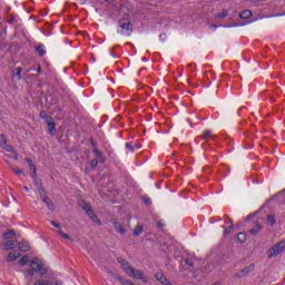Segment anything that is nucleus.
<instances>
[{
	"label": "nucleus",
	"mask_w": 285,
	"mask_h": 285,
	"mask_svg": "<svg viewBox=\"0 0 285 285\" xmlns=\"http://www.w3.org/2000/svg\"><path fill=\"white\" fill-rule=\"evenodd\" d=\"M144 202L145 204H147V206H149V204H153V202H150V198H146Z\"/></svg>",
	"instance_id": "obj_40"
},
{
	"label": "nucleus",
	"mask_w": 285,
	"mask_h": 285,
	"mask_svg": "<svg viewBox=\"0 0 285 285\" xmlns=\"http://www.w3.org/2000/svg\"><path fill=\"white\" fill-rule=\"evenodd\" d=\"M23 189H24L27 193H30V188H28V186H24Z\"/></svg>",
	"instance_id": "obj_45"
},
{
	"label": "nucleus",
	"mask_w": 285,
	"mask_h": 285,
	"mask_svg": "<svg viewBox=\"0 0 285 285\" xmlns=\"http://www.w3.org/2000/svg\"><path fill=\"white\" fill-rule=\"evenodd\" d=\"M239 112H242V108H240V109H238V115H239Z\"/></svg>",
	"instance_id": "obj_52"
},
{
	"label": "nucleus",
	"mask_w": 285,
	"mask_h": 285,
	"mask_svg": "<svg viewBox=\"0 0 285 285\" xmlns=\"http://www.w3.org/2000/svg\"><path fill=\"white\" fill-rule=\"evenodd\" d=\"M118 264H120V267L126 273V275H128V277L139 279L140 282H142V284H148V277H146V274H144L141 269L134 268L124 258H118Z\"/></svg>",
	"instance_id": "obj_1"
},
{
	"label": "nucleus",
	"mask_w": 285,
	"mask_h": 285,
	"mask_svg": "<svg viewBox=\"0 0 285 285\" xmlns=\"http://www.w3.org/2000/svg\"><path fill=\"white\" fill-rule=\"evenodd\" d=\"M82 6L85 4V3H88V0H78Z\"/></svg>",
	"instance_id": "obj_42"
},
{
	"label": "nucleus",
	"mask_w": 285,
	"mask_h": 285,
	"mask_svg": "<svg viewBox=\"0 0 285 285\" xmlns=\"http://www.w3.org/2000/svg\"><path fill=\"white\" fill-rule=\"evenodd\" d=\"M94 155H96V157H99V159H101V157H104V154L101 153V150L95 148L92 150Z\"/></svg>",
	"instance_id": "obj_31"
},
{
	"label": "nucleus",
	"mask_w": 285,
	"mask_h": 285,
	"mask_svg": "<svg viewBox=\"0 0 285 285\" xmlns=\"http://www.w3.org/2000/svg\"><path fill=\"white\" fill-rule=\"evenodd\" d=\"M144 233V225H137L134 229V237H139Z\"/></svg>",
	"instance_id": "obj_16"
},
{
	"label": "nucleus",
	"mask_w": 285,
	"mask_h": 285,
	"mask_svg": "<svg viewBox=\"0 0 285 285\" xmlns=\"http://www.w3.org/2000/svg\"><path fill=\"white\" fill-rule=\"evenodd\" d=\"M7 23H14V17L7 19Z\"/></svg>",
	"instance_id": "obj_38"
},
{
	"label": "nucleus",
	"mask_w": 285,
	"mask_h": 285,
	"mask_svg": "<svg viewBox=\"0 0 285 285\" xmlns=\"http://www.w3.org/2000/svg\"><path fill=\"white\" fill-rule=\"evenodd\" d=\"M81 208H82V210H85V212L87 213V212L90 210L92 207H90V204H88V203H82V204H81Z\"/></svg>",
	"instance_id": "obj_32"
},
{
	"label": "nucleus",
	"mask_w": 285,
	"mask_h": 285,
	"mask_svg": "<svg viewBox=\"0 0 285 285\" xmlns=\"http://www.w3.org/2000/svg\"><path fill=\"white\" fill-rule=\"evenodd\" d=\"M42 202L48 206L49 210H55V203H52V199L49 197H43Z\"/></svg>",
	"instance_id": "obj_13"
},
{
	"label": "nucleus",
	"mask_w": 285,
	"mask_h": 285,
	"mask_svg": "<svg viewBox=\"0 0 285 285\" xmlns=\"http://www.w3.org/2000/svg\"><path fill=\"white\" fill-rule=\"evenodd\" d=\"M118 28L120 35H124L125 37H130V35H132V22L127 18L119 20Z\"/></svg>",
	"instance_id": "obj_2"
},
{
	"label": "nucleus",
	"mask_w": 285,
	"mask_h": 285,
	"mask_svg": "<svg viewBox=\"0 0 285 285\" xmlns=\"http://www.w3.org/2000/svg\"><path fill=\"white\" fill-rule=\"evenodd\" d=\"M252 16H253V12H250V10H244V11L239 14L240 19H249V17H252Z\"/></svg>",
	"instance_id": "obj_20"
},
{
	"label": "nucleus",
	"mask_w": 285,
	"mask_h": 285,
	"mask_svg": "<svg viewBox=\"0 0 285 285\" xmlns=\"http://www.w3.org/2000/svg\"><path fill=\"white\" fill-rule=\"evenodd\" d=\"M97 166H99V160L92 159V160H91V167H92V168H97Z\"/></svg>",
	"instance_id": "obj_34"
},
{
	"label": "nucleus",
	"mask_w": 285,
	"mask_h": 285,
	"mask_svg": "<svg viewBox=\"0 0 285 285\" xmlns=\"http://www.w3.org/2000/svg\"><path fill=\"white\" fill-rule=\"evenodd\" d=\"M200 139H203V141L208 142V141H210V139H215V135H213V131L207 129V130L203 131Z\"/></svg>",
	"instance_id": "obj_6"
},
{
	"label": "nucleus",
	"mask_w": 285,
	"mask_h": 285,
	"mask_svg": "<svg viewBox=\"0 0 285 285\" xmlns=\"http://www.w3.org/2000/svg\"><path fill=\"white\" fill-rule=\"evenodd\" d=\"M19 257H21V254L19 253V250L14 249V250L9 253L7 261L8 262H14V259H17Z\"/></svg>",
	"instance_id": "obj_9"
},
{
	"label": "nucleus",
	"mask_w": 285,
	"mask_h": 285,
	"mask_svg": "<svg viewBox=\"0 0 285 285\" xmlns=\"http://www.w3.org/2000/svg\"><path fill=\"white\" fill-rule=\"evenodd\" d=\"M21 72H23V68H21V67H17L13 70V77H16L17 81L21 80Z\"/></svg>",
	"instance_id": "obj_14"
},
{
	"label": "nucleus",
	"mask_w": 285,
	"mask_h": 285,
	"mask_svg": "<svg viewBox=\"0 0 285 285\" xmlns=\"http://www.w3.org/2000/svg\"><path fill=\"white\" fill-rule=\"evenodd\" d=\"M237 239L240 244H244V242H246L247 237L245 233H238L237 234Z\"/></svg>",
	"instance_id": "obj_26"
},
{
	"label": "nucleus",
	"mask_w": 285,
	"mask_h": 285,
	"mask_svg": "<svg viewBox=\"0 0 285 285\" xmlns=\"http://www.w3.org/2000/svg\"><path fill=\"white\" fill-rule=\"evenodd\" d=\"M66 233H63V230L61 229V227L58 229V235H61V237H63Z\"/></svg>",
	"instance_id": "obj_39"
},
{
	"label": "nucleus",
	"mask_w": 285,
	"mask_h": 285,
	"mask_svg": "<svg viewBox=\"0 0 285 285\" xmlns=\"http://www.w3.org/2000/svg\"><path fill=\"white\" fill-rule=\"evenodd\" d=\"M254 266L249 265L247 267H245L244 269H242L238 274L239 277H246V275H249L250 272L253 271Z\"/></svg>",
	"instance_id": "obj_11"
},
{
	"label": "nucleus",
	"mask_w": 285,
	"mask_h": 285,
	"mask_svg": "<svg viewBox=\"0 0 285 285\" xmlns=\"http://www.w3.org/2000/svg\"><path fill=\"white\" fill-rule=\"evenodd\" d=\"M285 250V240H281L276 243L272 248L267 250V257L271 259L273 257H277V255H282Z\"/></svg>",
	"instance_id": "obj_3"
},
{
	"label": "nucleus",
	"mask_w": 285,
	"mask_h": 285,
	"mask_svg": "<svg viewBox=\"0 0 285 285\" xmlns=\"http://www.w3.org/2000/svg\"><path fill=\"white\" fill-rule=\"evenodd\" d=\"M114 227L119 235H126V227H122L121 223L114 220Z\"/></svg>",
	"instance_id": "obj_7"
},
{
	"label": "nucleus",
	"mask_w": 285,
	"mask_h": 285,
	"mask_svg": "<svg viewBox=\"0 0 285 285\" xmlns=\"http://www.w3.org/2000/svg\"><path fill=\"white\" fill-rule=\"evenodd\" d=\"M30 70H32V69H28L27 72H30Z\"/></svg>",
	"instance_id": "obj_53"
},
{
	"label": "nucleus",
	"mask_w": 285,
	"mask_h": 285,
	"mask_svg": "<svg viewBox=\"0 0 285 285\" xmlns=\"http://www.w3.org/2000/svg\"><path fill=\"white\" fill-rule=\"evenodd\" d=\"M136 148H141V146H139V145H136Z\"/></svg>",
	"instance_id": "obj_51"
},
{
	"label": "nucleus",
	"mask_w": 285,
	"mask_h": 285,
	"mask_svg": "<svg viewBox=\"0 0 285 285\" xmlns=\"http://www.w3.org/2000/svg\"><path fill=\"white\" fill-rule=\"evenodd\" d=\"M126 148H128V150H130V153H135V147H132V145L130 142L126 144Z\"/></svg>",
	"instance_id": "obj_33"
},
{
	"label": "nucleus",
	"mask_w": 285,
	"mask_h": 285,
	"mask_svg": "<svg viewBox=\"0 0 285 285\" xmlns=\"http://www.w3.org/2000/svg\"><path fill=\"white\" fill-rule=\"evenodd\" d=\"M50 224L53 226V228H61V226L55 220H51Z\"/></svg>",
	"instance_id": "obj_36"
},
{
	"label": "nucleus",
	"mask_w": 285,
	"mask_h": 285,
	"mask_svg": "<svg viewBox=\"0 0 285 285\" xmlns=\"http://www.w3.org/2000/svg\"><path fill=\"white\" fill-rule=\"evenodd\" d=\"M31 177H32L33 183L36 184V186H38V188H39V184H41V180L37 177V173L33 171L31 174Z\"/></svg>",
	"instance_id": "obj_27"
},
{
	"label": "nucleus",
	"mask_w": 285,
	"mask_h": 285,
	"mask_svg": "<svg viewBox=\"0 0 285 285\" xmlns=\"http://www.w3.org/2000/svg\"><path fill=\"white\" fill-rule=\"evenodd\" d=\"M254 228L249 230L250 235H257L262 230V225L259 223L255 222L254 223Z\"/></svg>",
	"instance_id": "obj_15"
},
{
	"label": "nucleus",
	"mask_w": 285,
	"mask_h": 285,
	"mask_svg": "<svg viewBox=\"0 0 285 285\" xmlns=\"http://www.w3.org/2000/svg\"><path fill=\"white\" fill-rule=\"evenodd\" d=\"M186 265L187 266H193V264H190V262H188V259L186 261Z\"/></svg>",
	"instance_id": "obj_46"
},
{
	"label": "nucleus",
	"mask_w": 285,
	"mask_h": 285,
	"mask_svg": "<svg viewBox=\"0 0 285 285\" xmlns=\"http://www.w3.org/2000/svg\"><path fill=\"white\" fill-rule=\"evenodd\" d=\"M33 285H52V282L47 279H38L33 283Z\"/></svg>",
	"instance_id": "obj_21"
},
{
	"label": "nucleus",
	"mask_w": 285,
	"mask_h": 285,
	"mask_svg": "<svg viewBox=\"0 0 285 285\" xmlns=\"http://www.w3.org/2000/svg\"><path fill=\"white\" fill-rule=\"evenodd\" d=\"M16 236L14 230H9L3 234L4 239H12Z\"/></svg>",
	"instance_id": "obj_25"
},
{
	"label": "nucleus",
	"mask_w": 285,
	"mask_h": 285,
	"mask_svg": "<svg viewBox=\"0 0 285 285\" xmlns=\"http://www.w3.org/2000/svg\"><path fill=\"white\" fill-rule=\"evenodd\" d=\"M55 285H63V282L57 281V282L55 283Z\"/></svg>",
	"instance_id": "obj_44"
},
{
	"label": "nucleus",
	"mask_w": 285,
	"mask_h": 285,
	"mask_svg": "<svg viewBox=\"0 0 285 285\" xmlns=\"http://www.w3.org/2000/svg\"><path fill=\"white\" fill-rule=\"evenodd\" d=\"M49 128V135H55V132H57V124L50 122L49 125H47Z\"/></svg>",
	"instance_id": "obj_19"
},
{
	"label": "nucleus",
	"mask_w": 285,
	"mask_h": 285,
	"mask_svg": "<svg viewBox=\"0 0 285 285\" xmlns=\"http://www.w3.org/2000/svg\"><path fill=\"white\" fill-rule=\"evenodd\" d=\"M37 72H41V67L40 66L37 68Z\"/></svg>",
	"instance_id": "obj_47"
},
{
	"label": "nucleus",
	"mask_w": 285,
	"mask_h": 285,
	"mask_svg": "<svg viewBox=\"0 0 285 285\" xmlns=\"http://www.w3.org/2000/svg\"><path fill=\"white\" fill-rule=\"evenodd\" d=\"M36 51L38 52L39 57L46 56V47L43 45H39L36 48Z\"/></svg>",
	"instance_id": "obj_17"
},
{
	"label": "nucleus",
	"mask_w": 285,
	"mask_h": 285,
	"mask_svg": "<svg viewBox=\"0 0 285 285\" xmlns=\"http://www.w3.org/2000/svg\"><path fill=\"white\" fill-rule=\"evenodd\" d=\"M12 171L16 173V175H23V171L19 168H13Z\"/></svg>",
	"instance_id": "obj_35"
},
{
	"label": "nucleus",
	"mask_w": 285,
	"mask_h": 285,
	"mask_svg": "<svg viewBox=\"0 0 285 285\" xmlns=\"http://www.w3.org/2000/svg\"><path fill=\"white\" fill-rule=\"evenodd\" d=\"M86 214L88 215V217H90V219H92V222H95V224H97L98 226H101V220H99V218L97 217V214H95V212L92 210V207L88 209Z\"/></svg>",
	"instance_id": "obj_5"
},
{
	"label": "nucleus",
	"mask_w": 285,
	"mask_h": 285,
	"mask_svg": "<svg viewBox=\"0 0 285 285\" xmlns=\"http://www.w3.org/2000/svg\"><path fill=\"white\" fill-rule=\"evenodd\" d=\"M40 119H43L47 122V126L55 121V119H52L50 115H47L46 111H40Z\"/></svg>",
	"instance_id": "obj_8"
},
{
	"label": "nucleus",
	"mask_w": 285,
	"mask_h": 285,
	"mask_svg": "<svg viewBox=\"0 0 285 285\" xmlns=\"http://www.w3.org/2000/svg\"><path fill=\"white\" fill-rule=\"evenodd\" d=\"M30 266H32L36 273H39L40 275H46V273H48V268L43 267V264L39 262V258H33L30 262Z\"/></svg>",
	"instance_id": "obj_4"
},
{
	"label": "nucleus",
	"mask_w": 285,
	"mask_h": 285,
	"mask_svg": "<svg viewBox=\"0 0 285 285\" xmlns=\"http://www.w3.org/2000/svg\"><path fill=\"white\" fill-rule=\"evenodd\" d=\"M233 228H234L233 224H230V226H228V227H225L224 228V237H228V235H230V233H233Z\"/></svg>",
	"instance_id": "obj_24"
},
{
	"label": "nucleus",
	"mask_w": 285,
	"mask_h": 285,
	"mask_svg": "<svg viewBox=\"0 0 285 285\" xmlns=\"http://www.w3.org/2000/svg\"><path fill=\"white\" fill-rule=\"evenodd\" d=\"M217 19H224V17H228V11L226 10H223L220 13H218L217 16Z\"/></svg>",
	"instance_id": "obj_30"
},
{
	"label": "nucleus",
	"mask_w": 285,
	"mask_h": 285,
	"mask_svg": "<svg viewBox=\"0 0 285 285\" xmlns=\"http://www.w3.org/2000/svg\"><path fill=\"white\" fill-rule=\"evenodd\" d=\"M35 273H37L35 267L29 268V269L26 271V277H29L28 278V284H30L32 282V278L35 277Z\"/></svg>",
	"instance_id": "obj_12"
},
{
	"label": "nucleus",
	"mask_w": 285,
	"mask_h": 285,
	"mask_svg": "<svg viewBox=\"0 0 285 285\" xmlns=\"http://www.w3.org/2000/svg\"><path fill=\"white\" fill-rule=\"evenodd\" d=\"M63 239H69V242H72V238L68 234H62Z\"/></svg>",
	"instance_id": "obj_37"
},
{
	"label": "nucleus",
	"mask_w": 285,
	"mask_h": 285,
	"mask_svg": "<svg viewBox=\"0 0 285 285\" xmlns=\"http://www.w3.org/2000/svg\"><path fill=\"white\" fill-rule=\"evenodd\" d=\"M267 222H268V224H271V226H275V216H273V215H268L267 216Z\"/></svg>",
	"instance_id": "obj_29"
},
{
	"label": "nucleus",
	"mask_w": 285,
	"mask_h": 285,
	"mask_svg": "<svg viewBox=\"0 0 285 285\" xmlns=\"http://www.w3.org/2000/svg\"><path fill=\"white\" fill-rule=\"evenodd\" d=\"M9 153H14V149L12 147H8L7 149Z\"/></svg>",
	"instance_id": "obj_43"
},
{
	"label": "nucleus",
	"mask_w": 285,
	"mask_h": 285,
	"mask_svg": "<svg viewBox=\"0 0 285 285\" xmlns=\"http://www.w3.org/2000/svg\"><path fill=\"white\" fill-rule=\"evenodd\" d=\"M38 193H39L40 197H42V199H43V197H48V196H46V189L43 188L42 184H39Z\"/></svg>",
	"instance_id": "obj_23"
},
{
	"label": "nucleus",
	"mask_w": 285,
	"mask_h": 285,
	"mask_svg": "<svg viewBox=\"0 0 285 285\" xmlns=\"http://www.w3.org/2000/svg\"><path fill=\"white\" fill-rule=\"evenodd\" d=\"M4 250H12L14 248V240H7L3 245Z\"/></svg>",
	"instance_id": "obj_18"
},
{
	"label": "nucleus",
	"mask_w": 285,
	"mask_h": 285,
	"mask_svg": "<svg viewBox=\"0 0 285 285\" xmlns=\"http://www.w3.org/2000/svg\"><path fill=\"white\" fill-rule=\"evenodd\" d=\"M27 164H28L30 170H32V173H37V166H35V164L32 163V159L28 158Z\"/></svg>",
	"instance_id": "obj_22"
},
{
	"label": "nucleus",
	"mask_w": 285,
	"mask_h": 285,
	"mask_svg": "<svg viewBox=\"0 0 285 285\" xmlns=\"http://www.w3.org/2000/svg\"><path fill=\"white\" fill-rule=\"evenodd\" d=\"M157 226H158V228H164V223L158 222V223H157Z\"/></svg>",
	"instance_id": "obj_41"
},
{
	"label": "nucleus",
	"mask_w": 285,
	"mask_h": 285,
	"mask_svg": "<svg viewBox=\"0 0 285 285\" xmlns=\"http://www.w3.org/2000/svg\"><path fill=\"white\" fill-rule=\"evenodd\" d=\"M29 262V258H28V255L23 256L20 261H19V264L20 266H26V264H28Z\"/></svg>",
	"instance_id": "obj_28"
},
{
	"label": "nucleus",
	"mask_w": 285,
	"mask_h": 285,
	"mask_svg": "<svg viewBox=\"0 0 285 285\" xmlns=\"http://www.w3.org/2000/svg\"><path fill=\"white\" fill-rule=\"evenodd\" d=\"M14 159H19V155L17 153L14 154Z\"/></svg>",
	"instance_id": "obj_48"
},
{
	"label": "nucleus",
	"mask_w": 285,
	"mask_h": 285,
	"mask_svg": "<svg viewBox=\"0 0 285 285\" xmlns=\"http://www.w3.org/2000/svg\"><path fill=\"white\" fill-rule=\"evenodd\" d=\"M187 67H188V68H193V65H188Z\"/></svg>",
	"instance_id": "obj_50"
},
{
	"label": "nucleus",
	"mask_w": 285,
	"mask_h": 285,
	"mask_svg": "<svg viewBox=\"0 0 285 285\" xmlns=\"http://www.w3.org/2000/svg\"><path fill=\"white\" fill-rule=\"evenodd\" d=\"M210 28H218V26H216V24H210Z\"/></svg>",
	"instance_id": "obj_49"
},
{
	"label": "nucleus",
	"mask_w": 285,
	"mask_h": 285,
	"mask_svg": "<svg viewBox=\"0 0 285 285\" xmlns=\"http://www.w3.org/2000/svg\"><path fill=\"white\" fill-rule=\"evenodd\" d=\"M18 248L22 253H28L30 250V244H28V242H21L18 244Z\"/></svg>",
	"instance_id": "obj_10"
}]
</instances>
